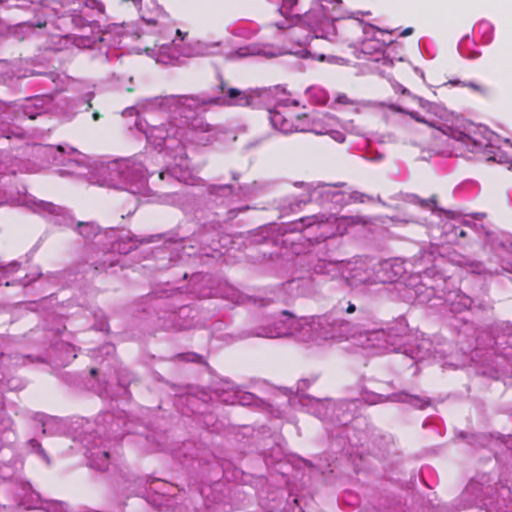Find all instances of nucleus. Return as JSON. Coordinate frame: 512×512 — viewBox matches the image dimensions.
I'll use <instances>...</instances> for the list:
<instances>
[{"label":"nucleus","mask_w":512,"mask_h":512,"mask_svg":"<svg viewBox=\"0 0 512 512\" xmlns=\"http://www.w3.org/2000/svg\"><path fill=\"white\" fill-rule=\"evenodd\" d=\"M92 117H93L94 120H98L100 118L99 112H94Z\"/></svg>","instance_id":"13"},{"label":"nucleus","mask_w":512,"mask_h":512,"mask_svg":"<svg viewBox=\"0 0 512 512\" xmlns=\"http://www.w3.org/2000/svg\"><path fill=\"white\" fill-rule=\"evenodd\" d=\"M458 235H459V237L463 238V237H466L467 233H466V231L461 230Z\"/></svg>","instance_id":"14"},{"label":"nucleus","mask_w":512,"mask_h":512,"mask_svg":"<svg viewBox=\"0 0 512 512\" xmlns=\"http://www.w3.org/2000/svg\"><path fill=\"white\" fill-rule=\"evenodd\" d=\"M294 116L287 118L282 112L275 111L271 113L270 120L273 126L284 134L292 133L298 130L294 124ZM297 119L299 117H296Z\"/></svg>","instance_id":"2"},{"label":"nucleus","mask_w":512,"mask_h":512,"mask_svg":"<svg viewBox=\"0 0 512 512\" xmlns=\"http://www.w3.org/2000/svg\"><path fill=\"white\" fill-rule=\"evenodd\" d=\"M276 26H277L278 28H280V29H284V28H285V26H284V25H279L278 23L276 24Z\"/></svg>","instance_id":"21"},{"label":"nucleus","mask_w":512,"mask_h":512,"mask_svg":"<svg viewBox=\"0 0 512 512\" xmlns=\"http://www.w3.org/2000/svg\"><path fill=\"white\" fill-rule=\"evenodd\" d=\"M103 456L105 457V459L108 460L110 458V453L105 451V452H103Z\"/></svg>","instance_id":"17"},{"label":"nucleus","mask_w":512,"mask_h":512,"mask_svg":"<svg viewBox=\"0 0 512 512\" xmlns=\"http://www.w3.org/2000/svg\"><path fill=\"white\" fill-rule=\"evenodd\" d=\"M315 216H309L305 218H301L300 221L306 223L307 226L312 225L315 222Z\"/></svg>","instance_id":"10"},{"label":"nucleus","mask_w":512,"mask_h":512,"mask_svg":"<svg viewBox=\"0 0 512 512\" xmlns=\"http://www.w3.org/2000/svg\"><path fill=\"white\" fill-rule=\"evenodd\" d=\"M300 15H301V13H300L299 11H297V12L295 13V16H297V17H299Z\"/></svg>","instance_id":"23"},{"label":"nucleus","mask_w":512,"mask_h":512,"mask_svg":"<svg viewBox=\"0 0 512 512\" xmlns=\"http://www.w3.org/2000/svg\"><path fill=\"white\" fill-rule=\"evenodd\" d=\"M298 4V0H284L283 8L293 12L294 7Z\"/></svg>","instance_id":"9"},{"label":"nucleus","mask_w":512,"mask_h":512,"mask_svg":"<svg viewBox=\"0 0 512 512\" xmlns=\"http://www.w3.org/2000/svg\"><path fill=\"white\" fill-rule=\"evenodd\" d=\"M219 88L221 92L226 91L227 97L231 100L229 103L231 105L247 107L252 103V97L245 91H242L238 88H228L226 90V84L224 81L221 82Z\"/></svg>","instance_id":"1"},{"label":"nucleus","mask_w":512,"mask_h":512,"mask_svg":"<svg viewBox=\"0 0 512 512\" xmlns=\"http://www.w3.org/2000/svg\"><path fill=\"white\" fill-rule=\"evenodd\" d=\"M407 114L412 119H414L415 121H417L419 123H424L431 127H435V128L439 129L438 123L436 121L421 116L417 111H409V112H407Z\"/></svg>","instance_id":"4"},{"label":"nucleus","mask_w":512,"mask_h":512,"mask_svg":"<svg viewBox=\"0 0 512 512\" xmlns=\"http://www.w3.org/2000/svg\"><path fill=\"white\" fill-rule=\"evenodd\" d=\"M87 106H88V108H91V107H92L91 99H89V100L87 101Z\"/></svg>","instance_id":"19"},{"label":"nucleus","mask_w":512,"mask_h":512,"mask_svg":"<svg viewBox=\"0 0 512 512\" xmlns=\"http://www.w3.org/2000/svg\"><path fill=\"white\" fill-rule=\"evenodd\" d=\"M193 127L196 132H201V133H210L215 130V127L212 124L207 123L206 121H204L202 119L196 120Z\"/></svg>","instance_id":"5"},{"label":"nucleus","mask_w":512,"mask_h":512,"mask_svg":"<svg viewBox=\"0 0 512 512\" xmlns=\"http://www.w3.org/2000/svg\"><path fill=\"white\" fill-rule=\"evenodd\" d=\"M373 31H379L381 33L386 32V33H390L391 34V33H393L394 30H383V29L377 28L376 26L371 25V24H365L363 26L364 34L370 35V34H372Z\"/></svg>","instance_id":"7"},{"label":"nucleus","mask_w":512,"mask_h":512,"mask_svg":"<svg viewBox=\"0 0 512 512\" xmlns=\"http://www.w3.org/2000/svg\"><path fill=\"white\" fill-rule=\"evenodd\" d=\"M282 313L286 316L293 317L292 313L289 312L288 310H284Z\"/></svg>","instance_id":"15"},{"label":"nucleus","mask_w":512,"mask_h":512,"mask_svg":"<svg viewBox=\"0 0 512 512\" xmlns=\"http://www.w3.org/2000/svg\"><path fill=\"white\" fill-rule=\"evenodd\" d=\"M452 85H462L463 87H467L473 91H476L482 95H485L488 92V89L485 86L476 84L474 82H462V81H450Z\"/></svg>","instance_id":"3"},{"label":"nucleus","mask_w":512,"mask_h":512,"mask_svg":"<svg viewBox=\"0 0 512 512\" xmlns=\"http://www.w3.org/2000/svg\"><path fill=\"white\" fill-rule=\"evenodd\" d=\"M429 201L432 202L433 204L436 203L435 197H432Z\"/></svg>","instance_id":"22"},{"label":"nucleus","mask_w":512,"mask_h":512,"mask_svg":"<svg viewBox=\"0 0 512 512\" xmlns=\"http://www.w3.org/2000/svg\"><path fill=\"white\" fill-rule=\"evenodd\" d=\"M57 150L60 151V152H63L64 151V148L62 146H58L57 147Z\"/></svg>","instance_id":"20"},{"label":"nucleus","mask_w":512,"mask_h":512,"mask_svg":"<svg viewBox=\"0 0 512 512\" xmlns=\"http://www.w3.org/2000/svg\"><path fill=\"white\" fill-rule=\"evenodd\" d=\"M456 140L461 143L466 144L467 146L469 145V143H480L477 139L471 137L470 135L464 134V133H458Z\"/></svg>","instance_id":"6"},{"label":"nucleus","mask_w":512,"mask_h":512,"mask_svg":"<svg viewBox=\"0 0 512 512\" xmlns=\"http://www.w3.org/2000/svg\"><path fill=\"white\" fill-rule=\"evenodd\" d=\"M412 33H413V28H410V27H409V28L404 29V30L401 32V34H400V35H401L402 37H406V36L411 35Z\"/></svg>","instance_id":"11"},{"label":"nucleus","mask_w":512,"mask_h":512,"mask_svg":"<svg viewBox=\"0 0 512 512\" xmlns=\"http://www.w3.org/2000/svg\"><path fill=\"white\" fill-rule=\"evenodd\" d=\"M83 226H88V224L84 223V222H79L78 223V227H83Z\"/></svg>","instance_id":"18"},{"label":"nucleus","mask_w":512,"mask_h":512,"mask_svg":"<svg viewBox=\"0 0 512 512\" xmlns=\"http://www.w3.org/2000/svg\"><path fill=\"white\" fill-rule=\"evenodd\" d=\"M90 374H91L92 376H95V375L97 374V369H96V368H92V369L90 370Z\"/></svg>","instance_id":"16"},{"label":"nucleus","mask_w":512,"mask_h":512,"mask_svg":"<svg viewBox=\"0 0 512 512\" xmlns=\"http://www.w3.org/2000/svg\"><path fill=\"white\" fill-rule=\"evenodd\" d=\"M356 310V307L354 304L352 303H349L348 306H347V309H346V312L351 314V313H354Z\"/></svg>","instance_id":"12"},{"label":"nucleus","mask_w":512,"mask_h":512,"mask_svg":"<svg viewBox=\"0 0 512 512\" xmlns=\"http://www.w3.org/2000/svg\"><path fill=\"white\" fill-rule=\"evenodd\" d=\"M335 100L337 103L342 104V105H348V104L352 103L351 100L348 98V96L343 93L338 94Z\"/></svg>","instance_id":"8"}]
</instances>
